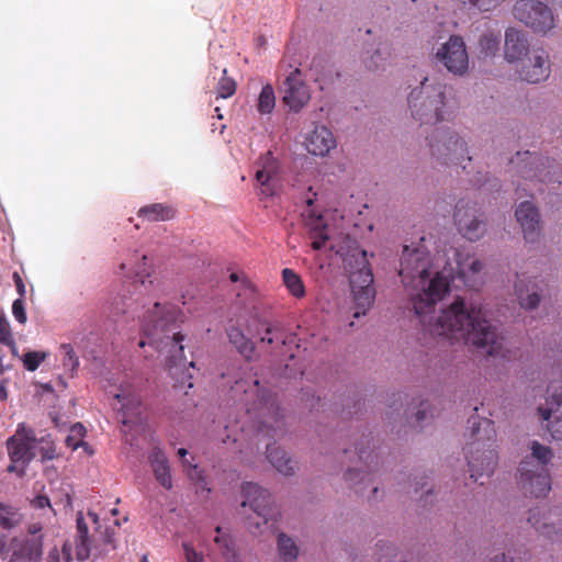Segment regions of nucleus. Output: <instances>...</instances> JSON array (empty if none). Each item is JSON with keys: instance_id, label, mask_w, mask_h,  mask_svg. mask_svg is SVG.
I'll return each mask as SVG.
<instances>
[{"instance_id": "obj_13", "label": "nucleus", "mask_w": 562, "mask_h": 562, "mask_svg": "<svg viewBox=\"0 0 562 562\" xmlns=\"http://www.w3.org/2000/svg\"><path fill=\"white\" fill-rule=\"evenodd\" d=\"M436 57L453 75L463 76L469 69V56L461 36L451 35L448 42L438 48Z\"/></svg>"}, {"instance_id": "obj_6", "label": "nucleus", "mask_w": 562, "mask_h": 562, "mask_svg": "<svg viewBox=\"0 0 562 562\" xmlns=\"http://www.w3.org/2000/svg\"><path fill=\"white\" fill-rule=\"evenodd\" d=\"M472 441L464 448L470 469V476L475 482L484 475L487 477L494 472L497 464V453L494 449L496 431L494 423L483 419L472 422Z\"/></svg>"}, {"instance_id": "obj_44", "label": "nucleus", "mask_w": 562, "mask_h": 562, "mask_svg": "<svg viewBox=\"0 0 562 562\" xmlns=\"http://www.w3.org/2000/svg\"><path fill=\"white\" fill-rule=\"evenodd\" d=\"M60 349L64 353L63 366L66 370L74 372L79 366V359L70 344H63Z\"/></svg>"}, {"instance_id": "obj_64", "label": "nucleus", "mask_w": 562, "mask_h": 562, "mask_svg": "<svg viewBox=\"0 0 562 562\" xmlns=\"http://www.w3.org/2000/svg\"><path fill=\"white\" fill-rule=\"evenodd\" d=\"M554 5L562 10V0H550Z\"/></svg>"}, {"instance_id": "obj_25", "label": "nucleus", "mask_w": 562, "mask_h": 562, "mask_svg": "<svg viewBox=\"0 0 562 562\" xmlns=\"http://www.w3.org/2000/svg\"><path fill=\"white\" fill-rule=\"evenodd\" d=\"M263 333L258 331L259 340L261 344L270 346V351L276 355H283L281 350L288 342H294V337H286L285 333L279 326L272 325L268 322L261 324Z\"/></svg>"}, {"instance_id": "obj_22", "label": "nucleus", "mask_w": 562, "mask_h": 562, "mask_svg": "<svg viewBox=\"0 0 562 562\" xmlns=\"http://www.w3.org/2000/svg\"><path fill=\"white\" fill-rule=\"evenodd\" d=\"M529 41L527 34L516 27H508L505 32L504 56L508 63H516L528 56Z\"/></svg>"}, {"instance_id": "obj_61", "label": "nucleus", "mask_w": 562, "mask_h": 562, "mask_svg": "<svg viewBox=\"0 0 562 562\" xmlns=\"http://www.w3.org/2000/svg\"><path fill=\"white\" fill-rule=\"evenodd\" d=\"M5 345H7V346H9V347L11 348V351H12V353H13L14 356H16V355H18V348H16V345H15V342H14V340H13V339H12V342H10V344H5Z\"/></svg>"}, {"instance_id": "obj_56", "label": "nucleus", "mask_w": 562, "mask_h": 562, "mask_svg": "<svg viewBox=\"0 0 562 562\" xmlns=\"http://www.w3.org/2000/svg\"><path fill=\"white\" fill-rule=\"evenodd\" d=\"M12 278L18 293L20 294L21 297H23L25 295V284L23 282L22 277L19 274V272H13Z\"/></svg>"}, {"instance_id": "obj_30", "label": "nucleus", "mask_w": 562, "mask_h": 562, "mask_svg": "<svg viewBox=\"0 0 562 562\" xmlns=\"http://www.w3.org/2000/svg\"><path fill=\"white\" fill-rule=\"evenodd\" d=\"M137 215L138 217H142L148 222H160L173 218L176 211L170 205L164 203H153L140 207Z\"/></svg>"}, {"instance_id": "obj_2", "label": "nucleus", "mask_w": 562, "mask_h": 562, "mask_svg": "<svg viewBox=\"0 0 562 562\" xmlns=\"http://www.w3.org/2000/svg\"><path fill=\"white\" fill-rule=\"evenodd\" d=\"M431 331L450 339H464L467 344L482 348L488 356L506 357L504 338L498 335L496 327L486 319L481 307H468L463 299L458 297L441 311Z\"/></svg>"}, {"instance_id": "obj_18", "label": "nucleus", "mask_w": 562, "mask_h": 562, "mask_svg": "<svg viewBox=\"0 0 562 562\" xmlns=\"http://www.w3.org/2000/svg\"><path fill=\"white\" fill-rule=\"evenodd\" d=\"M549 394V403L555 405L550 408L539 407L538 412L546 425L548 431L554 440H562V385L560 392H557L554 384H550L547 389Z\"/></svg>"}, {"instance_id": "obj_10", "label": "nucleus", "mask_w": 562, "mask_h": 562, "mask_svg": "<svg viewBox=\"0 0 562 562\" xmlns=\"http://www.w3.org/2000/svg\"><path fill=\"white\" fill-rule=\"evenodd\" d=\"M37 438L34 430L20 424L14 436L7 441L10 457L8 472H15L19 476L25 474L29 463L37 456Z\"/></svg>"}, {"instance_id": "obj_4", "label": "nucleus", "mask_w": 562, "mask_h": 562, "mask_svg": "<svg viewBox=\"0 0 562 562\" xmlns=\"http://www.w3.org/2000/svg\"><path fill=\"white\" fill-rule=\"evenodd\" d=\"M329 248L341 257L345 269L349 273L351 292L356 305L353 317L358 318L361 315H366L375 297L373 274L367 251L361 249L357 240L350 237H344L341 241L330 244Z\"/></svg>"}, {"instance_id": "obj_27", "label": "nucleus", "mask_w": 562, "mask_h": 562, "mask_svg": "<svg viewBox=\"0 0 562 562\" xmlns=\"http://www.w3.org/2000/svg\"><path fill=\"white\" fill-rule=\"evenodd\" d=\"M539 290L536 281L529 280L526 282L520 277H518L515 283V292L522 308L533 310L538 306L540 301Z\"/></svg>"}, {"instance_id": "obj_39", "label": "nucleus", "mask_w": 562, "mask_h": 562, "mask_svg": "<svg viewBox=\"0 0 562 562\" xmlns=\"http://www.w3.org/2000/svg\"><path fill=\"white\" fill-rule=\"evenodd\" d=\"M276 106L274 90L271 85L262 87L258 97L257 110L260 114H270Z\"/></svg>"}, {"instance_id": "obj_54", "label": "nucleus", "mask_w": 562, "mask_h": 562, "mask_svg": "<svg viewBox=\"0 0 562 562\" xmlns=\"http://www.w3.org/2000/svg\"><path fill=\"white\" fill-rule=\"evenodd\" d=\"M428 411H429V404L427 402H422L420 407L418 408V411L416 412V415H415L417 424H420L422 422L427 419Z\"/></svg>"}, {"instance_id": "obj_34", "label": "nucleus", "mask_w": 562, "mask_h": 562, "mask_svg": "<svg viewBox=\"0 0 562 562\" xmlns=\"http://www.w3.org/2000/svg\"><path fill=\"white\" fill-rule=\"evenodd\" d=\"M215 531L217 535L214 538V542L217 544L223 558L228 562H234L237 558V551L232 535L223 532L220 526L215 528Z\"/></svg>"}, {"instance_id": "obj_57", "label": "nucleus", "mask_w": 562, "mask_h": 562, "mask_svg": "<svg viewBox=\"0 0 562 562\" xmlns=\"http://www.w3.org/2000/svg\"><path fill=\"white\" fill-rule=\"evenodd\" d=\"M32 505L35 508H44L46 506H50L49 498L45 495H38L32 501Z\"/></svg>"}, {"instance_id": "obj_28", "label": "nucleus", "mask_w": 562, "mask_h": 562, "mask_svg": "<svg viewBox=\"0 0 562 562\" xmlns=\"http://www.w3.org/2000/svg\"><path fill=\"white\" fill-rule=\"evenodd\" d=\"M149 461L156 480L161 486L170 490L172 487V480L169 462L165 453L160 449L154 448L149 456Z\"/></svg>"}, {"instance_id": "obj_9", "label": "nucleus", "mask_w": 562, "mask_h": 562, "mask_svg": "<svg viewBox=\"0 0 562 562\" xmlns=\"http://www.w3.org/2000/svg\"><path fill=\"white\" fill-rule=\"evenodd\" d=\"M514 18L533 33L547 35L557 25L552 8L541 0H517L513 8Z\"/></svg>"}, {"instance_id": "obj_26", "label": "nucleus", "mask_w": 562, "mask_h": 562, "mask_svg": "<svg viewBox=\"0 0 562 562\" xmlns=\"http://www.w3.org/2000/svg\"><path fill=\"white\" fill-rule=\"evenodd\" d=\"M76 527V555L79 561H85L90 557L94 536L89 535V527L81 512L77 514Z\"/></svg>"}, {"instance_id": "obj_32", "label": "nucleus", "mask_w": 562, "mask_h": 562, "mask_svg": "<svg viewBox=\"0 0 562 562\" xmlns=\"http://www.w3.org/2000/svg\"><path fill=\"white\" fill-rule=\"evenodd\" d=\"M226 333L229 342L238 350L240 355L249 359L255 351L252 341L245 336L238 326H228Z\"/></svg>"}, {"instance_id": "obj_14", "label": "nucleus", "mask_w": 562, "mask_h": 562, "mask_svg": "<svg viewBox=\"0 0 562 562\" xmlns=\"http://www.w3.org/2000/svg\"><path fill=\"white\" fill-rule=\"evenodd\" d=\"M528 522L541 535L562 541V508L535 507L529 510Z\"/></svg>"}, {"instance_id": "obj_62", "label": "nucleus", "mask_w": 562, "mask_h": 562, "mask_svg": "<svg viewBox=\"0 0 562 562\" xmlns=\"http://www.w3.org/2000/svg\"><path fill=\"white\" fill-rule=\"evenodd\" d=\"M31 543L37 544L36 546V555H38L41 553V548H40L41 547L40 543H42L41 539L38 538L35 540H32Z\"/></svg>"}, {"instance_id": "obj_48", "label": "nucleus", "mask_w": 562, "mask_h": 562, "mask_svg": "<svg viewBox=\"0 0 562 562\" xmlns=\"http://www.w3.org/2000/svg\"><path fill=\"white\" fill-rule=\"evenodd\" d=\"M369 443V440L363 437L361 447L355 448V453L358 456L359 460L364 462L367 467H369L370 463H372L374 460L378 459V454L373 450H368L369 447H364L363 445Z\"/></svg>"}, {"instance_id": "obj_51", "label": "nucleus", "mask_w": 562, "mask_h": 562, "mask_svg": "<svg viewBox=\"0 0 562 562\" xmlns=\"http://www.w3.org/2000/svg\"><path fill=\"white\" fill-rule=\"evenodd\" d=\"M12 342V333L5 318H0V344Z\"/></svg>"}, {"instance_id": "obj_47", "label": "nucleus", "mask_w": 562, "mask_h": 562, "mask_svg": "<svg viewBox=\"0 0 562 562\" xmlns=\"http://www.w3.org/2000/svg\"><path fill=\"white\" fill-rule=\"evenodd\" d=\"M463 4L472 9H477L481 12H488L497 8L505 0H461Z\"/></svg>"}, {"instance_id": "obj_7", "label": "nucleus", "mask_w": 562, "mask_h": 562, "mask_svg": "<svg viewBox=\"0 0 562 562\" xmlns=\"http://www.w3.org/2000/svg\"><path fill=\"white\" fill-rule=\"evenodd\" d=\"M553 459L550 447L537 440L530 442V456L520 462L519 484L526 494L544 497L551 491V477L548 465Z\"/></svg>"}, {"instance_id": "obj_15", "label": "nucleus", "mask_w": 562, "mask_h": 562, "mask_svg": "<svg viewBox=\"0 0 562 562\" xmlns=\"http://www.w3.org/2000/svg\"><path fill=\"white\" fill-rule=\"evenodd\" d=\"M279 165L271 151H267L256 162L255 180L261 198H271L276 194L279 183Z\"/></svg>"}, {"instance_id": "obj_43", "label": "nucleus", "mask_w": 562, "mask_h": 562, "mask_svg": "<svg viewBox=\"0 0 562 562\" xmlns=\"http://www.w3.org/2000/svg\"><path fill=\"white\" fill-rule=\"evenodd\" d=\"M88 517L94 525L95 533H100V540L108 546H111L112 549H115V539H114V530L111 528H105L104 531H101L100 519L97 513L89 512Z\"/></svg>"}, {"instance_id": "obj_50", "label": "nucleus", "mask_w": 562, "mask_h": 562, "mask_svg": "<svg viewBox=\"0 0 562 562\" xmlns=\"http://www.w3.org/2000/svg\"><path fill=\"white\" fill-rule=\"evenodd\" d=\"M12 314H13L14 318L20 324H25L27 317H26L24 302H23L22 297L15 300L13 302V304H12Z\"/></svg>"}, {"instance_id": "obj_40", "label": "nucleus", "mask_w": 562, "mask_h": 562, "mask_svg": "<svg viewBox=\"0 0 562 562\" xmlns=\"http://www.w3.org/2000/svg\"><path fill=\"white\" fill-rule=\"evenodd\" d=\"M133 300L127 297L125 293H117L110 301L109 314L113 317L123 315L132 308Z\"/></svg>"}, {"instance_id": "obj_31", "label": "nucleus", "mask_w": 562, "mask_h": 562, "mask_svg": "<svg viewBox=\"0 0 562 562\" xmlns=\"http://www.w3.org/2000/svg\"><path fill=\"white\" fill-rule=\"evenodd\" d=\"M501 40L499 31L488 30L482 33L477 42L479 56L483 58L494 57L499 50Z\"/></svg>"}, {"instance_id": "obj_35", "label": "nucleus", "mask_w": 562, "mask_h": 562, "mask_svg": "<svg viewBox=\"0 0 562 562\" xmlns=\"http://www.w3.org/2000/svg\"><path fill=\"white\" fill-rule=\"evenodd\" d=\"M390 56L387 46L380 43L370 56L363 58V63L369 70L375 71L385 66Z\"/></svg>"}, {"instance_id": "obj_11", "label": "nucleus", "mask_w": 562, "mask_h": 562, "mask_svg": "<svg viewBox=\"0 0 562 562\" xmlns=\"http://www.w3.org/2000/svg\"><path fill=\"white\" fill-rule=\"evenodd\" d=\"M241 494L244 497L241 506H249L257 515V520L248 518L247 528L251 533L260 535L262 533L261 526H267L274 516L270 506L271 496L267 490L252 482L241 485Z\"/></svg>"}, {"instance_id": "obj_46", "label": "nucleus", "mask_w": 562, "mask_h": 562, "mask_svg": "<svg viewBox=\"0 0 562 562\" xmlns=\"http://www.w3.org/2000/svg\"><path fill=\"white\" fill-rule=\"evenodd\" d=\"M36 452L41 456L42 460H52L55 457L54 442L48 437L37 439Z\"/></svg>"}, {"instance_id": "obj_12", "label": "nucleus", "mask_w": 562, "mask_h": 562, "mask_svg": "<svg viewBox=\"0 0 562 562\" xmlns=\"http://www.w3.org/2000/svg\"><path fill=\"white\" fill-rule=\"evenodd\" d=\"M453 218L459 233L470 241L481 239L486 232L485 215L476 202L459 200Z\"/></svg>"}, {"instance_id": "obj_17", "label": "nucleus", "mask_w": 562, "mask_h": 562, "mask_svg": "<svg viewBox=\"0 0 562 562\" xmlns=\"http://www.w3.org/2000/svg\"><path fill=\"white\" fill-rule=\"evenodd\" d=\"M283 102L291 111L299 112L308 101L310 91L301 78V70L295 68L282 85Z\"/></svg>"}, {"instance_id": "obj_5", "label": "nucleus", "mask_w": 562, "mask_h": 562, "mask_svg": "<svg viewBox=\"0 0 562 562\" xmlns=\"http://www.w3.org/2000/svg\"><path fill=\"white\" fill-rule=\"evenodd\" d=\"M427 82L428 78L425 77L420 87L413 89L409 93L408 105L412 116L420 124L427 125L450 121L458 109L456 101L447 98L446 85Z\"/></svg>"}, {"instance_id": "obj_38", "label": "nucleus", "mask_w": 562, "mask_h": 562, "mask_svg": "<svg viewBox=\"0 0 562 562\" xmlns=\"http://www.w3.org/2000/svg\"><path fill=\"white\" fill-rule=\"evenodd\" d=\"M21 520L22 515L16 508L0 503V527L10 530L16 527Z\"/></svg>"}, {"instance_id": "obj_3", "label": "nucleus", "mask_w": 562, "mask_h": 562, "mask_svg": "<svg viewBox=\"0 0 562 562\" xmlns=\"http://www.w3.org/2000/svg\"><path fill=\"white\" fill-rule=\"evenodd\" d=\"M180 316L181 313L175 305H161L158 302L142 316V330L147 340L142 339L138 346L143 348L149 345L164 355L169 371L194 367V362H187L184 356V336L178 330Z\"/></svg>"}, {"instance_id": "obj_42", "label": "nucleus", "mask_w": 562, "mask_h": 562, "mask_svg": "<svg viewBox=\"0 0 562 562\" xmlns=\"http://www.w3.org/2000/svg\"><path fill=\"white\" fill-rule=\"evenodd\" d=\"M222 72L223 76L215 88V93L217 98L227 99L235 94L237 85L233 78L226 76V68H224Z\"/></svg>"}, {"instance_id": "obj_55", "label": "nucleus", "mask_w": 562, "mask_h": 562, "mask_svg": "<svg viewBox=\"0 0 562 562\" xmlns=\"http://www.w3.org/2000/svg\"><path fill=\"white\" fill-rule=\"evenodd\" d=\"M491 562H522V559L520 557H513L510 551H508L507 553H502L494 557Z\"/></svg>"}, {"instance_id": "obj_29", "label": "nucleus", "mask_w": 562, "mask_h": 562, "mask_svg": "<svg viewBox=\"0 0 562 562\" xmlns=\"http://www.w3.org/2000/svg\"><path fill=\"white\" fill-rule=\"evenodd\" d=\"M267 459L273 468L283 475H291L294 473L295 462L288 456V453L272 445L267 446Z\"/></svg>"}, {"instance_id": "obj_63", "label": "nucleus", "mask_w": 562, "mask_h": 562, "mask_svg": "<svg viewBox=\"0 0 562 562\" xmlns=\"http://www.w3.org/2000/svg\"><path fill=\"white\" fill-rule=\"evenodd\" d=\"M5 548V539L4 537L0 536V555L3 553Z\"/></svg>"}, {"instance_id": "obj_60", "label": "nucleus", "mask_w": 562, "mask_h": 562, "mask_svg": "<svg viewBox=\"0 0 562 562\" xmlns=\"http://www.w3.org/2000/svg\"><path fill=\"white\" fill-rule=\"evenodd\" d=\"M83 430H85V428L81 424H77L72 428V431L80 436H82Z\"/></svg>"}, {"instance_id": "obj_52", "label": "nucleus", "mask_w": 562, "mask_h": 562, "mask_svg": "<svg viewBox=\"0 0 562 562\" xmlns=\"http://www.w3.org/2000/svg\"><path fill=\"white\" fill-rule=\"evenodd\" d=\"M186 560L188 562H204V558L201 553L196 552L192 547L183 544Z\"/></svg>"}, {"instance_id": "obj_23", "label": "nucleus", "mask_w": 562, "mask_h": 562, "mask_svg": "<svg viewBox=\"0 0 562 562\" xmlns=\"http://www.w3.org/2000/svg\"><path fill=\"white\" fill-rule=\"evenodd\" d=\"M305 147L314 156H325L336 147V139L326 126H315L305 137Z\"/></svg>"}, {"instance_id": "obj_49", "label": "nucleus", "mask_w": 562, "mask_h": 562, "mask_svg": "<svg viewBox=\"0 0 562 562\" xmlns=\"http://www.w3.org/2000/svg\"><path fill=\"white\" fill-rule=\"evenodd\" d=\"M139 260V263H137V266L134 268V274L136 278V282H139L142 285H145L146 279L150 277V273L146 269L147 256L142 255Z\"/></svg>"}, {"instance_id": "obj_1", "label": "nucleus", "mask_w": 562, "mask_h": 562, "mask_svg": "<svg viewBox=\"0 0 562 562\" xmlns=\"http://www.w3.org/2000/svg\"><path fill=\"white\" fill-rule=\"evenodd\" d=\"M424 241V238L420 239ZM431 259L429 251L419 243L417 246H404L401 256L398 274L407 290L409 302L416 315L423 316L434 311L436 304L443 299L456 278L453 268L449 271H436L431 277Z\"/></svg>"}, {"instance_id": "obj_19", "label": "nucleus", "mask_w": 562, "mask_h": 562, "mask_svg": "<svg viewBox=\"0 0 562 562\" xmlns=\"http://www.w3.org/2000/svg\"><path fill=\"white\" fill-rule=\"evenodd\" d=\"M114 397L122 405V423L126 426L140 424L143 405L135 389L131 384H122L119 392L114 394Z\"/></svg>"}, {"instance_id": "obj_21", "label": "nucleus", "mask_w": 562, "mask_h": 562, "mask_svg": "<svg viewBox=\"0 0 562 562\" xmlns=\"http://www.w3.org/2000/svg\"><path fill=\"white\" fill-rule=\"evenodd\" d=\"M515 216L521 226L524 238L530 243L536 241L541 231L537 207L529 201L521 202L515 212Z\"/></svg>"}, {"instance_id": "obj_59", "label": "nucleus", "mask_w": 562, "mask_h": 562, "mask_svg": "<svg viewBox=\"0 0 562 562\" xmlns=\"http://www.w3.org/2000/svg\"><path fill=\"white\" fill-rule=\"evenodd\" d=\"M42 530V526L41 524L36 522V524H32L27 527V532L31 533V535H36L40 531Z\"/></svg>"}, {"instance_id": "obj_53", "label": "nucleus", "mask_w": 562, "mask_h": 562, "mask_svg": "<svg viewBox=\"0 0 562 562\" xmlns=\"http://www.w3.org/2000/svg\"><path fill=\"white\" fill-rule=\"evenodd\" d=\"M10 562H35L32 557H22L20 554L14 553ZM47 562H60V558L58 553L49 554Z\"/></svg>"}, {"instance_id": "obj_20", "label": "nucleus", "mask_w": 562, "mask_h": 562, "mask_svg": "<svg viewBox=\"0 0 562 562\" xmlns=\"http://www.w3.org/2000/svg\"><path fill=\"white\" fill-rule=\"evenodd\" d=\"M454 260L457 277L468 288L476 289L481 284L480 273L483 269V263L470 252L463 250H456Z\"/></svg>"}, {"instance_id": "obj_24", "label": "nucleus", "mask_w": 562, "mask_h": 562, "mask_svg": "<svg viewBox=\"0 0 562 562\" xmlns=\"http://www.w3.org/2000/svg\"><path fill=\"white\" fill-rule=\"evenodd\" d=\"M308 238L312 240L314 250L323 249L329 240L328 227L321 214H316L313 210L308 211L305 220Z\"/></svg>"}, {"instance_id": "obj_58", "label": "nucleus", "mask_w": 562, "mask_h": 562, "mask_svg": "<svg viewBox=\"0 0 562 562\" xmlns=\"http://www.w3.org/2000/svg\"><path fill=\"white\" fill-rule=\"evenodd\" d=\"M245 383H246V382H244V381H236L235 385L233 386V391H234L235 393H238L239 391H244V393H245L246 395H248V390L244 389Z\"/></svg>"}, {"instance_id": "obj_16", "label": "nucleus", "mask_w": 562, "mask_h": 562, "mask_svg": "<svg viewBox=\"0 0 562 562\" xmlns=\"http://www.w3.org/2000/svg\"><path fill=\"white\" fill-rule=\"evenodd\" d=\"M518 69L519 78L529 83H539L549 78L551 64L549 54L543 48L533 49L527 60H521Z\"/></svg>"}, {"instance_id": "obj_33", "label": "nucleus", "mask_w": 562, "mask_h": 562, "mask_svg": "<svg viewBox=\"0 0 562 562\" xmlns=\"http://www.w3.org/2000/svg\"><path fill=\"white\" fill-rule=\"evenodd\" d=\"M526 155H528L530 158L529 151H526ZM532 165H536V170L529 169L528 171H524V177L529 179L530 181H533V178H538L540 182H551L552 181V172L550 165V160L547 158L546 160L540 159L538 157H532ZM555 172H553L554 175Z\"/></svg>"}, {"instance_id": "obj_37", "label": "nucleus", "mask_w": 562, "mask_h": 562, "mask_svg": "<svg viewBox=\"0 0 562 562\" xmlns=\"http://www.w3.org/2000/svg\"><path fill=\"white\" fill-rule=\"evenodd\" d=\"M278 550L281 559L285 562L294 561L299 554V548L293 539L283 532L278 536Z\"/></svg>"}, {"instance_id": "obj_36", "label": "nucleus", "mask_w": 562, "mask_h": 562, "mask_svg": "<svg viewBox=\"0 0 562 562\" xmlns=\"http://www.w3.org/2000/svg\"><path fill=\"white\" fill-rule=\"evenodd\" d=\"M282 279L283 283L285 284L286 289L290 291V293L301 299L305 295V286L301 279V277L294 272L292 269L285 268L282 270Z\"/></svg>"}, {"instance_id": "obj_41", "label": "nucleus", "mask_w": 562, "mask_h": 562, "mask_svg": "<svg viewBox=\"0 0 562 562\" xmlns=\"http://www.w3.org/2000/svg\"><path fill=\"white\" fill-rule=\"evenodd\" d=\"M370 473L368 471L358 470L356 468H349L345 474V480L350 484V487L355 488L356 493H362L363 488L361 485L369 480Z\"/></svg>"}, {"instance_id": "obj_45", "label": "nucleus", "mask_w": 562, "mask_h": 562, "mask_svg": "<svg viewBox=\"0 0 562 562\" xmlns=\"http://www.w3.org/2000/svg\"><path fill=\"white\" fill-rule=\"evenodd\" d=\"M47 353L41 351H30L26 352L23 358V366L27 371H35L38 369L40 364L46 359Z\"/></svg>"}, {"instance_id": "obj_8", "label": "nucleus", "mask_w": 562, "mask_h": 562, "mask_svg": "<svg viewBox=\"0 0 562 562\" xmlns=\"http://www.w3.org/2000/svg\"><path fill=\"white\" fill-rule=\"evenodd\" d=\"M430 154L440 165L461 166L465 169L463 162L471 161L468 155L467 143L457 133L435 128L428 137Z\"/></svg>"}]
</instances>
